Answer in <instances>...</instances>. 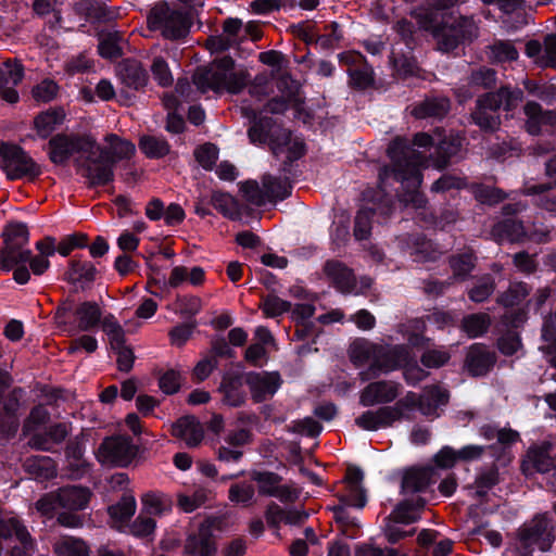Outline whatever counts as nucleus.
Wrapping results in <instances>:
<instances>
[{
  "mask_svg": "<svg viewBox=\"0 0 556 556\" xmlns=\"http://www.w3.org/2000/svg\"><path fill=\"white\" fill-rule=\"evenodd\" d=\"M476 263L477 256L471 250L454 253L447 257V264L452 270L453 279L456 281L467 280L476 268Z\"/></svg>",
  "mask_w": 556,
  "mask_h": 556,
  "instance_id": "41",
  "label": "nucleus"
},
{
  "mask_svg": "<svg viewBox=\"0 0 556 556\" xmlns=\"http://www.w3.org/2000/svg\"><path fill=\"white\" fill-rule=\"evenodd\" d=\"M364 479V472L361 468L351 466L348 468L344 481L351 486V496H340V502L345 505H353L357 508H363L366 505V493L361 483Z\"/></svg>",
  "mask_w": 556,
  "mask_h": 556,
  "instance_id": "37",
  "label": "nucleus"
},
{
  "mask_svg": "<svg viewBox=\"0 0 556 556\" xmlns=\"http://www.w3.org/2000/svg\"><path fill=\"white\" fill-rule=\"evenodd\" d=\"M70 314L76 317L78 329L88 332L100 326L102 311L94 301H84L76 305L75 299L68 295L55 308L54 320L59 327H65L68 324Z\"/></svg>",
  "mask_w": 556,
  "mask_h": 556,
  "instance_id": "13",
  "label": "nucleus"
},
{
  "mask_svg": "<svg viewBox=\"0 0 556 556\" xmlns=\"http://www.w3.org/2000/svg\"><path fill=\"white\" fill-rule=\"evenodd\" d=\"M138 147L149 160H161L172 153V146L163 135H142L139 137Z\"/></svg>",
  "mask_w": 556,
  "mask_h": 556,
  "instance_id": "39",
  "label": "nucleus"
},
{
  "mask_svg": "<svg viewBox=\"0 0 556 556\" xmlns=\"http://www.w3.org/2000/svg\"><path fill=\"white\" fill-rule=\"evenodd\" d=\"M24 78V66L17 60L8 59L0 63V96L8 103L18 102L20 96L15 89Z\"/></svg>",
  "mask_w": 556,
  "mask_h": 556,
  "instance_id": "24",
  "label": "nucleus"
},
{
  "mask_svg": "<svg viewBox=\"0 0 556 556\" xmlns=\"http://www.w3.org/2000/svg\"><path fill=\"white\" fill-rule=\"evenodd\" d=\"M491 235L495 241L518 242L526 238L527 232L523 223L517 218H503L493 224Z\"/></svg>",
  "mask_w": 556,
  "mask_h": 556,
  "instance_id": "35",
  "label": "nucleus"
},
{
  "mask_svg": "<svg viewBox=\"0 0 556 556\" xmlns=\"http://www.w3.org/2000/svg\"><path fill=\"white\" fill-rule=\"evenodd\" d=\"M56 556H90L88 543L76 536L63 535L53 544Z\"/></svg>",
  "mask_w": 556,
  "mask_h": 556,
  "instance_id": "44",
  "label": "nucleus"
},
{
  "mask_svg": "<svg viewBox=\"0 0 556 556\" xmlns=\"http://www.w3.org/2000/svg\"><path fill=\"white\" fill-rule=\"evenodd\" d=\"M375 349L372 362L365 370L359 372L362 381H371L378 379L381 375L401 369L406 361H409V352L402 344L392 346L378 344Z\"/></svg>",
  "mask_w": 556,
  "mask_h": 556,
  "instance_id": "15",
  "label": "nucleus"
},
{
  "mask_svg": "<svg viewBox=\"0 0 556 556\" xmlns=\"http://www.w3.org/2000/svg\"><path fill=\"white\" fill-rule=\"evenodd\" d=\"M496 359L486 344L472 343L466 352L464 368L471 377H484L493 369Z\"/></svg>",
  "mask_w": 556,
  "mask_h": 556,
  "instance_id": "22",
  "label": "nucleus"
},
{
  "mask_svg": "<svg viewBox=\"0 0 556 556\" xmlns=\"http://www.w3.org/2000/svg\"><path fill=\"white\" fill-rule=\"evenodd\" d=\"M172 434L184 440L188 447H197L204 438L203 428L193 415L178 418L172 426Z\"/></svg>",
  "mask_w": 556,
  "mask_h": 556,
  "instance_id": "31",
  "label": "nucleus"
},
{
  "mask_svg": "<svg viewBox=\"0 0 556 556\" xmlns=\"http://www.w3.org/2000/svg\"><path fill=\"white\" fill-rule=\"evenodd\" d=\"M194 159L205 170H212L218 160L219 150L215 143L205 142L194 150Z\"/></svg>",
  "mask_w": 556,
  "mask_h": 556,
  "instance_id": "61",
  "label": "nucleus"
},
{
  "mask_svg": "<svg viewBox=\"0 0 556 556\" xmlns=\"http://www.w3.org/2000/svg\"><path fill=\"white\" fill-rule=\"evenodd\" d=\"M250 478L257 483V492L261 496L276 495L277 486L282 481L280 475L267 470H252Z\"/></svg>",
  "mask_w": 556,
  "mask_h": 556,
  "instance_id": "46",
  "label": "nucleus"
},
{
  "mask_svg": "<svg viewBox=\"0 0 556 556\" xmlns=\"http://www.w3.org/2000/svg\"><path fill=\"white\" fill-rule=\"evenodd\" d=\"M235 66L236 62L230 55L216 58L212 65L197 66L192 83L201 93L226 90L230 94H239L248 86L250 75L247 71L235 72Z\"/></svg>",
  "mask_w": 556,
  "mask_h": 556,
  "instance_id": "3",
  "label": "nucleus"
},
{
  "mask_svg": "<svg viewBox=\"0 0 556 556\" xmlns=\"http://www.w3.org/2000/svg\"><path fill=\"white\" fill-rule=\"evenodd\" d=\"M500 482V472L496 465H492L479 472L476 477V495L479 498L488 496L489 491L492 490Z\"/></svg>",
  "mask_w": 556,
  "mask_h": 556,
  "instance_id": "52",
  "label": "nucleus"
},
{
  "mask_svg": "<svg viewBox=\"0 0 556 556\" xmlns=\"http://www.w3.org/2000/svg\"><path fill=\"white\" fill-rule=\"evenodd\" d=\"M76 14L92 23H106L114 20V12L106 5L105 0H79L74 4Z\"/></svg>",
  "mask_w": 556,
  "mask_h": 556,
  "instance_id": "34",
  "label": "nucleus"
},
{
  "mask_svg": "<svg viewBox=\"0 0 556 556\" xmlns=\"http://www.w3.org/2000/svg\"><path fill=\"white\" fill-rule=\"evenodd\" d=\"M150 30H161L165 39L175 41L186 38L192 26V16L184 10H172L165 1L156 2L147 15Z\"/></svg>",
  "mask_w": 556,
  "mask_h": 556,
  "instance_id": "7",
  "label": "nucleus"
},
{
  "mask_svg": "<svg viewBox=\"0 0 556 556\" xmlns=\"http://www.w3.org/2000/svg\"><path fill=\"white\" fill-rule=\"evenodd\" d=\"M92 492L83 485H64L41 496L36 508L45 516H52L59 508L84 510L88 507Z\"/></svg>",
  "mask_w": 556,
  "mask_h": 556,
  "instance_id": "11",
  "label": "nucleus"
},
{
  "mask_svg": "<svg viewBox=\"0 0 556 556\" xmlns=\"http://www.w3.org/2000/svg\"><path fill=\"white\" fill-rule=\"evenodd\" d=\"M523 87L529 94L540 99L541 101L552 104L556 99V85L540 84L533 79L523 80Z\"/></svg>",
  "mask_w": 556,
  "mask_h": 556,
  "instance_id": "60",
  "label": "nucleus"
},
{
  "mask_svg": "<svg viewBox=\"0 0 556 556\" xmlns=\"http://www.w3.org/2000/svg\"><path fill=\"white\" fill-rule=\"evenodd\" d=\"M85 454V444L78 438L74 440H70L66 448L65 455L68 462L67 469L70 471V476L74 479L81 478L88 470V463L84 459Z\"/></svg>",
  "mask_w": 556,
  "mask_h": 556,
  "instance_id": "40",
  "label": "nucleus"
},
{
  "mask_svg": "<svg viewBox=\"0 0 556 556\" xmlns=\"http://www.w3.org/2000/svg\"><path fill=\"white\" fill-rule=\"evenodd\" d=\"M475 199L483 205L495 206L505 200H514L511 194L515 191L506 192L505 190L484 184H476L472 188Z\"/></svg>",
  "mask_w": 556,
  "mask_h": 556,
  "instance_id": "43",
  "label": "nucleus"
},
{
  "mask_svg": "<svg viewBox=\"0 0 556 556\" xmlns=\"http://www.w3.org/2000/svg\"><path fill=\"white\" fill-rule=\"evenodd\" d=\"M407 252L415 262L434 261L437 251L431 240L427 239L424 233H410L404 239Z\"/></svg>",
  "mask_w": 556,
  "mask_h": 556,
  "instance_id": "38",
  "label": "nucleus"
},
{
  "mask_svg": "<svg viewBox=\"0 0 556 556\" xmlns=\"http://www.w3.org/2000/svg\"><path fill=\"white\" fill-rule=\"evenodd\" d=\"M25 470L38 478L48 479L53 475L51 458L47 456H31L24 463Z\"/></svg>",
  "mask_w": 556,
  "mask_h": 556,
  "instance_id": "64",
  "label": "nucleus"
},
{
  "mask_svg": "<svg viewBox=\"0 0 556 556\" xmlns=\"http://www.w3.org/2000/svg\"><path fill=\"white\" fill-rule=\"evenodd\" d=\"M530 294V287L526 282H517L511 285L506 292H503L498 299V304L504 307L513 308L518 306Z\"/></svg>",
  "mask_w": 556,
  "mask_h": 556,
  "instance_id": "54",
  "label": "nucleus"
},
{
  "mask_svg": "<svg viewBox=\"0 0 556 556\" xmlns=\"http://www.w3.org/2000/svg\"><path fill=\"white\" fill-rule=\"evenodd\" d=\"M426 504L424 497L416 496L404 498L394 506L392 511L383 519L382 530L388 543L394 545L416 533V528L404 530L401 526L417 522L421 518Z\"/></svg>",
  "mask_w": 556,
  "mask_h": 556,
  "instance_id": "5",
  "label": "nucleus"
},
{
  "mask_svg": "<svg viewBox=\"0 0 556 556\" xmlns=\"http://www.w3.org/2000/svg\"><path fill=\"white\" fill-rule=\"evenodd\" d=\"M401 384L391 380L369 382L361 392V404L365 407L377 404H388L395 401L400 394Z\"/></svg>",
  "mask_w": 556,
  "mask_h": 556,
  "instance_id": "25",
  "label": "nucleus"
},
{
  "mask_svg": "<svg viewBox=\"0 0 556 556\" xmlns=\"http://www.w3.org/2000/svg\"><path fill=\"white\" fill-rule=\"evenodd\" d=\"M292 177L285 175L283 178L265 174L262 177L263 188L266 190L267 202L276 204L291 197L293 189Z\"/></svg>",
  "mask_w": 556,
  "mask_h": 556,
  "instance_id": "36",
  "label": "nucleus"
},
{
  "mask_svg": "<svg viewBox=\"0 0 556 556\" xmlns=\"http://www.w3.org/2000/svg\"><path fill=\"white\" fill-rule=\"evenodd\" d=\"M441 478V473L432 466H414L405 470L401 480V494L424 493Z\"/></svg>",
  "mask_w": 556,
  "mask_h": 556,
  "instance_id": "20",
  "label": "nucleus"
},
{
  "mask_svg": "<svg viewBox=\"0 0 556 556\" xmlns=\"http://www.w3.org/2000/svg\"><path fill=\"white\" fill-rule=\"evenodd\" d=\"M376 210L371 207H361L354 219V237L358 241L367 240L371 235V220Z\"/></svg>",
  "mask_w": 556,
  "mask_h": 556,
  "instance_id": "53",
  "label": "nucleus"
},
{
  "mask_svg": "<svg viewBox=\"0 0 556 556\" xmlns=\"http://www.w3.org/2000/svg\"><path fill=\"white\" fill-rule=\"evenodd\" d=\"M324 271L331 280L333 287L341 293H351L356 287V278L348 266L340 261H327Z\"/></svg>",
  "mask_w": 556,
  "mask_h": 556,
  "instance_id": "32",
  "label": "nucleus"
},
{
  "mask_svg": "<svg viewBox=\"0 0 556 556\" xmlns=\"http://www.w3.org/2000/svg\"><path fill=\"white\" fill-rule=\"evenodd\" d=\"M339 62L346 64L349 86L357 91L367 90L375 85V73L372 67L365 61L362 54L352 55L346 52L338 54Z\"/></svg>",
  "mask_w": 556,
  "mask_h": 556,
  "instance_id": "19",
  "label": "nucleus"
},
{
  "mask_svg": "<svg viewBox=\"0 0 556 556\" xmlns=\"http://www.w3.org/2000/svg\"><path fill=\"white\" fill-rule=\"evenodd\" d=\"M306 154V144L303 141H293L288 144L286 159L280 165V172L292 178L299 177L294 164Z\"/></svg>",
  "mask_w": 556,
  "mask_h": 556,
  "instance_id": "49",
  "label": "nucleus"
},
{
  "mask_svg": "<svg viewBox=\"0 0 556 556\" xmlns=\"http://www.w3.org/2000/svg\"><path fill=\"white\" fill-rule=\"evenodd\" d=\"M2 247L0 248V273L8 274L17 263H27L31 250L29 243V230L23 222L8 223L2 232Z\"/></svg>",
  "mask_w": 556,
  "mask_h": 556,
  "instance_id": "8",
  "label": "nucleus"
},
{
  "mask_svg": "<svg viewBox=\"0 0 556 556\" xmlns=\"http://www.w3.org/2000/svg\"><path fill=\"white\" fill-rule=\"evenodd\" d=\"M243 115L249 118L247 135L254 146H269L274 154L291 141V131L271 116L260 115L252 109H245Z\"/></svg>",
  "mask_w": 556,
  "mask_h": 556,
  "instance_id": "6",
  "label": "nucleus"
},
{
  "mask_svg": "<svg viewBox=\"0 0 556 556\" xmlns=\"http://www.w3.org/2000/svg\"><path fill=\"white\" fill-rule=\"evenodd\" d=\"M124 40L119 31L102 33L99 36L98 53L106 60H116L124 54L121 42Z\"/></svg>",
  "mask_w": 556,
  "mask_h": 556,
  "instance_id": "45",
  "label": "nucleus"
},
{
  "mask_svg": "<svg viewBox=\"0 0 556 556\" xmlns=\"http://www.w3.org/2000/svg\"><path fill=\"white\" fill-rule=\"evenodd\" d=\"M551 518L547 514H538L517 530L518 556H532L535 548L547 552L554 542L549 530Z\"/></svg>",
  "mask_w": 556,
  "mask_h": 556,
  "instance_id": "12",
  "label": "nucleus"
},
{
  "mask_svg": "<svg viewBox=\"0 0 556 556\" xmlns=\"http://www.w3.org/2000/svg\"><path fill=\"white\" fill-rule=\"evenodd\" d=\"M217 546L210 525L201 523L198 531L188 534L185 554L188 556H215Z\"/></svg>",
  "mask_w": 556,
  "mask_h": 556,
  "instance_id": "26",
  "label": "nucleus"
},
{
  "mask_svg": "<svg viewBox=\"0 0 556 556\" xmlns=\"http://www.w3.org/2000/svg\"><path fill=\"white\" fill-rule=\"evenodd\" d=\"M142 511L152 516H163L169 513L173 508V500L169 495L151 491L141 497Z\"/></svg>",
  "mask_w": 556,
  "mask_h": 556,
  "instance_id": "42",
  "label": "nucleus"
},
{
  "mask_svg": "<svg viewBox=\"0 0 556 556\" xmlns=\"http://www.w3.org/2000/svg\"><path fill=\"white\" fill-rule=\"evenodd\" d=\"M138 447L128 435L105 438L98 448V459L117 467L128 466L136 457Z\"/></svg>",
  "mask_w": 556,
  "mask_h": 556,
  "instance_id": "16",
  "label": "nucleus"
},
{
  "mask_svg": "<svg viewBox=\"0 0 556 556\" xmlns=\"http://www.w3.org/2000/svg\"><path fill=\"white\" fill-rule=\"evenodd\" d=\"M65 119V112L61 106L49 108L46 111L39 112L33 121V129L36 135H27L26 138L34 140L36 137L40 139H48L56 128L63 124Z\"/></svg>",
  "mask_w": 556,
  "mask_h": 556,
  "instance_id": "28",
  "label": "nucleus"
},
{
  "mask_svg": "<svg viewBox=\"0 0 556 556\" xmlns=\"http://www.w3.org/2000/svg\"><path fill=\"white\" fill-rule=\"evenodd\" d=\"M98 270L90 261H83L74 256L68 262V268L64 273V280L71 285H79V288L85 291L90 289L96 280Z\"/></svg>",
  "mask_w": 556,
  "mask_h": 556,
  "instance_id": "29",
  "label": "nucleus"
},
{
  "mask_svg": "<svg viewBox=\"0 0 556 556\" xmlns=\"http://www.w3.org/2000/svg\"><path fill=\"white\" fill-rule=\"evenodd\" d=\"M116 76L123 87L134 91H144L150 80L148 70L135 58L123 59L116 65Z\"/></svg>",
  "mask_w": 556,
  "mask_h": 556,
  "instance_id": "23",
  "label": "nucleus"
},
{
  "mask_svg": "<svg viewBox=\"0 0 556 556\" xmlns=\"http://www.w3.org/2000/svg\"><path fill=\"white\" fill-rule=\"evenodd\" d=\"M430 28L438 50L443 53H453L460 47L469 46L478 37V26L471 16L433 21Z\"/></svg>",
  "mask_w": 556,
  "mask_h": 556,
  "instance_id": "4",
  "label": "nucleus"
},
{
  "mask_svg": "<svg viewBox=\"0 0 556 556\" xmlns=\"http://www.w3.org/2000/svg\"><path fill=\"white\" fill-rule=\"evenodd\" d=\"M490 97L498 102V109L504 106L505 111L515 110L523 100V91L520 88H511L509 86H502L496 91L488 92Z\"/></svg>",
  "mask_w": 556,
  "mask_h": 556,
  "instance_id": "48",
  "label": "nucleus"
},
{
  "mask_svg": "<svg viewBox=\"0 0 556 556\" xmlns=\"http://www.w3.org/2000/svg\"><path fill=\"white\" fill-rule=\"evenodd\" d=\"M491 326V317L486 313H476L465 316L462 320V328L469 338L484 336Z\"/></svg>",
  "mask_w": 556,
  "mask_h": 556,
  "instance_id": "47",
  "label": "nucleus"
},
{
  "mask_svg": "<svg viewBox=\"0 0 556 556\" xmlns=\"http://www.w3.org/2000/svg\"><path fill=\"white\" fill-rule=\"evenodd\" d=\"M451 109V101L443 96L426 97L412 110V115L417 119L444 118Z\"/></svg>",
  "mask_w": 556,
  "mask_h": 556,
  "instance_id": "33",
  "label": "nucleus"
},
{
  "mask_svg": "<svg viewBox=\"0 0 556 556\" xmlns=\"http://www.w3.org/2000/svg\"><path fill=\"white\" fill-rule=\"evenodd\" d=\"M245 384L254 403H264L281 388L283 380L279 371H247Z\"/></svg>",
  "mask_w": 556,
  "mask_h": 556,
  "instance_id": "17",
  "label": "nucleus"
},
{
  "mask_svg": "<svg viewBox=\"0 0 556 556\" xmlns=\"http://www.w3.org/2000/svg\"><path fill=\"white\" fill-rule=\"evenodd\" d=\"M48 157L56 166H65L77 153L89 156L97 147L96 138L90 134L59 132L48 141Z\"/></svg>",
  "mask_w": 556,
  "mask_h": 556,
  "instance_id": "9",
  "label": "nucleus"
},
{
  "mask_svg": "<svg viewBox=\"0 0 556 556\" xmlns=\"http://www.w3.org/2000/svg\"><path fill=\"white\" fill-rule=\"evenodd\" d=\"M207 204H211L224 217L235 220L239 217L238 213L231 211V206L236 205L235 198L224 191H213Z\"/></svg>",
  "mask_w": 556,
  "mask_h": 556,
  "instance_id": "55",
  "label": "nucleus"
},
{
  "mask_svg": "<svg viewBox=\"0 0 556 556\" xmlns=\"http://www.w3.org/2000/svg\"><path fill=\"white\" fill-rule=\"evenodd\" d=\"M378 343H371L367 340L354 341L351 345L350 357L356 366H362L367 362H372L374 354Z\"/></svg>",
  "mask_w": 556,
  "mask_h": 556,
  "instance_id": "58",
  "label": "nucleus"
},
{
  "mask_svg": "<svg viewBox=\"0 0 556 556\" xmlns=\"http://www.w3.org/2000/svg\"><path fill=\"white\" fill-rule=\"evenodd\" d=\"M292 304L289 301L280 299L276 294H267L262 298L260 308L266 317L275 318L291 311Z\"/></svg>",
  "mask_w": 556,
  "mask_h": 556,
  "instance_id": "59",
  "label": "nucleus"
},
{
  "mask_svg": "<svg viewBox=\"0 0 556 556\" xmlns=\"http://www.w3.org/2000/svg\"><path fill=\"white\" fill-rule=\"evenodd\" d=\"M0 167L11 181L20 179L36 180L41 174V166L21 146L2 142L0 146Z\"/></svg>",
  "mask_w": 556,
  "mask_h": 556,
  "instance_id": "10",
  "label": "nucleus"
},
{
  "mask_svg": "<svg viewBox=\"0 0 556 556\" xmlns=\"http://www.w3.org/2000/svg\"><path fill=\"white\" fill-rule=\"evenodd\" d=\"M136 511V500L131 495L124 494L122 498L108 507L109 516L116 521L126 522Z\"/></svg>",
  "mask_w": 556,
  "mask_h": 556,
  "instance_id": "51",
  "label": "nucleus"
},
{
  "mask_svg": "<svg viewBox=\"0 0 556 556\" xmlns=\"http://www.w3.org/2000/svg\"><path fill=\"white\" fill-rule=\"evenodd\" d=\"M465 140L458 132L437 127L435 147L429 155L433 167L443 170L462 162L467 155Z\"/></svg>",
  "mask_w": 556,
  "mask_h": 556,
  "instance_id": "14",
  "label": "nucleus"
},
{
  "mask_svg": "<svg viewBox=\"0 0 556 556\" xmlns=\"http://www.w3.org/2000/svg\"><path fill=\"white\" fill-rule=\"evenodd\" d=\"M458 214L453 208H443L440 214L433 212L425 213V223L427 228L446 230L457 220Z\"/></svg>",
  "mask_w": 556,
  "mask_h": 556,
  "instance_id": "56",
  "label": "nucleus"
},
{
  "mask_svg": "<svg viewBox=\"0 0 556 556\" xmlns=\"http://www.w3.org/2000/svg\"><path fill=\"white\" fill-rule=\"evenodd\" d=\"M387 154L391 160V165H384L378 173V187L387 192L393 179L401 184V201L406 205H412L417 210H422L419 214L425 220L427 198L419 190L422 182V174L418 166L419 152L413 150L404 137H395L387 149Z\"/></svg>",
  "mask_w": 556,
  "mask_h": 556,
  "instance_id": "1",
  "label": "nucleus"
},
{
  "mask_svg": "<svg viewBox=\"0 0 556 556\" xmlns=\"http://www.w3.org/2000/svg\"><path fill=\"white\" fill-rule=\"evenodd\" d=\"M397 414L391 406L383 405L376 410H366L355 419V425L366 431L386 429L396 421Z\"/></svg>",
  "mask_w": 556,
  "mask_h": 556,
  "instance_id": "30",
  "label": "nucleus"
},
{
  "mask_svg": "<svg viewBox=\"0 0 556 556\" xmlns=\"http://www.w3.org/2000/svg\"><path fill=\"white\" fill-rule=\"evenodd\" d=\"M556 468L553 458L545 446L532 445L527 450L521 460L520 470L525 476L548 473Z\"/></svg>",
  "mask_w": 556,
  "mask_h": 556,
  "instance_id": "27",
  "label": "nucleus"
},
{
  "mask_svg": "<svg viewBox=\"0 0 556 556\" xmlns=\"http://www.w3.org/2000/svg\"><path fill=\"white\" fill-rule=\"evenodd\" d=\"M539 350L544 355L556 354V325L552 313L544 316L541 328V345Z\"/></svg>",
  "mask_w": 556,
  "mask_h": 556,
  "instance_id": "50",
  "label": "nucleus"
},
{
  "mask_svg": "<svg viewBox=\"0 0 556 556\" xmlns=\"http://www.w3.org/2000/svg\"><path fill=\"white\" fill-rule=\"evenodd\" d=\"M498 102L494 97L486 93L476 100V106L470 113L471 123L477 125L483 132L492 134L500 128L501 119L498 114Z\"/></svg>",
  "mask_w": 556,
  "mask_h": 556,
  "instance_id": "21",
  "label": "nucleus"
},
{
  "mask_svg": "<svg viewBox=\"0 0 556 556\" xmlns=\"http://www.w3.org/2000/svg\"><path fill=\"white\" fill-rule=\"evenodd\" d=\"M494 278L486 274L480 277L476 283L468 290V298L476 303H482L494 292Z\"/></svg>",
  "mask_w": 556,
  "mask_h": 556,
  "instance_id": "57",
  "label": "nucleus"
},
{
  "mask_svg": "<svg viewBox=\"0 0 556 556\" xmlns=\"http://www.w3.org/2000/svg\"><path fill=\"white\" fill-rule=\"evenodd\" d=\"M497 72L492 67L481 66L473 70L469 76V85L483 89H493L496 86Z\"/></svg>",
  "mask_w": 556,
  "mask_h": 556,
  "instance_id": "63",
  "label": "nucleus"
},
{
  "mask_svg": "<svg viewBox=\"0 0 556 556\" xmlns=\"http://www.w3.org/2000/svg\"><path fill=\"white\" fill-rule=\"evenodd\" d=\"M104 140L111 148L97 142L94 152L89 156L76 157L74 164L77 172L86 179L88 189L105 187L114 181V168L122 160H129L136 153V146L116 134H108Z\"/></svg>",
  "mask_w": 556,
  "mask_h": 556,
  "instance_id": "2",
  "label": "nucleus"
},
{
  "mask_svg": "<svg viewBox=\"0 0 556 556\" xmlns=\"http://www.w3.org/2000/svg\"><path fill=\"white\" fill-rule=\"evenodd\" d=\"M247 371H226L217 387L222 395L223 405L231 408L243 407L248 402V393L244 389Z\"/></svg>",
  "mask_w": 556,
  "mask_h": 556,
  "instance_id": "18",
  "label": "nucleus"
},
{
  "mask_svg": "<svg viewBox=\"0 0 556 556\" xmlns=\"http://www.w3.org/2000/svg\"><path fill=\"white\" fill-rule=\"evenodd\" d=\"M255 489L245 481L233 483L228 490V498L235 504L249 506L254 502Z\"/></svg>",
  "mask_w": 556,
  "mask_h": 556,
  "instance_id": "62",
  "label": "nucleus"
}]
</instances>
